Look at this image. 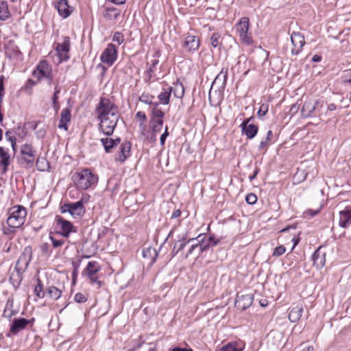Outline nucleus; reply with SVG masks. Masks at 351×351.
Segmentation results:
<instances>
[{"label": "nucleus", "instance_id": "10", "mask_svg": "<svg viewBox=\"0 0 351 351\" xmlns=\"http://www.w3.org/2000/svg\"><path fill=\"white\" fill-rule=\"evenodd\" d=\"M73 178L78 189L86 190L93 184L97 182L98 177H73Z\"/></svg>", "mask_w": 351, "mask_h": 351}, {"label": "nucleus", "instance_id": "61", "mask_svg": "<svg viewBox=\"0 0 351 351\" xmlns=\"http://www.w3.org/2000/svg\"><path fill=\"white\" fill-rule=\"evenodd\" d=\"M299 108H300V105H298V104H294L293 105H292V106L290 108V113L291 114H295V113L298 112Z\"/></svg>", "mask_w": 351, "mask_h": 351}, {"label": "nucleus", "instance_id": "48", "mask_svg": "<svg viewBox=\"0 0 351 351\" xmlns=\"http://www.w3.org/2000/svg\"><path fill=\"white\" fill-rule=\"evenodd\" d=\"M245 201L249 204H254L257 201V197L254 193H249L245 197Z\"/></svg>", "mask_w": 351, "mask_h": 351}, {"label": "nucleus", "instance_id": "44", "mask_svg": "<svg viewBox=\"0 0 351 351\" xmlns=\"http://www.w3.org/2000/svg\"><path fill=\"white\" fill-rule=\"evenodd\" d=\"M5 137H6L7 140L11 143L12 147L13 150L14 151L16 145V138L13 135H12V132L10 131H7L5 132Z\"/></svg>", "mask_w": 351, "mask_h": 351}, {"label": "nucleus", "instance_id": "38", "mask_svg": "<svg viewBox=\"0 0 351 351\" xmlns=\"http://www.w3.org/2000/svg\"><path fill=\"white\" fill-rule=\"evenodd\" d=\"M12 306H13V300L8 299V300L7 301L6 305H5V308L3 311V315L5 317L10 318L14 315V313L12 310Z\"/></svg>", "mask_w": 351, "mask_h": 351}, {"label": "nucleus", "instance_id": "56", "mask_svg": "<svg viewBox=\"0 0 351 351\" xmlns=\"http://www.w3.org/2000/svg\"><path fill=\"white\" fill-rule=\"evenodd\" d=\"M168 128L166 126L165 132L161 135L160 138V143L162 145L165 144L166 138L169 136V132L167 131Z\"/></svg>", "mask_w": 351, "mask_h": 351}, {"label": "nucleus", "instance_id": "9", "mask_svg": "<svg viewBox=\"0 0 351 351\" xmlns=\"http://www.w3.org/2000/svg\"><path fill=\"white\" fill-rule=\"evenodd\" d=\"M291 40L294 46V48L291 50V53L292 55L297 56L305 44L304 37L302 34L293 32L291 35Z\"/></svg>", "mask_w": 351, "mask_h": 351}, {"label": "nucleus", "instance_id": "42", "mask_svg": "<svg viewBox=\"0 0 351 351\" xmlns=\"http://www.w3.org/2000/svg\"><path fill=\"white\" fill-rule=\"evenodd\" d=\"M151 123H152L153 132L156 133L161 131L163 125V119H156L155 121L151 120Z\"/></svg>", "mask_w": 351, "mask_h": 351}, {"label": "nucleus", "instance_id": "26", "mask_svg": "<svg viewBox=\"0 0 351 351\" xmlns=\"http://www.w3.org/2000/svg\"><path fill=\"white\" fill-rule=\"evenodd\" d=\"M0 166L3 167L1 173H5L10 165V156L2 147H0Z\"/></svg>", "mask_w": 351, "mask_h": 351}, {"label": "nucleus", "instance_id": "7", "mask_svg": "<svg viewBox=\"0 0 351 351\" xmlns=\"http://www.w3.org/2000/svg\"><path fill=\"white\" fill-rule=\"evenodd\" d=\"M117 58V49L114 44L110 43L101 56V60L109 66L113 64Z\"/></svg>", "mask_w": 351, "mask_h": 351}, {"label": "nucleus", "instance_id": "18", "mask_svg": "<svg viewBox=\"0 0 351 351\" xmlns=\"http://www.w3.org/2000/svg\"><path fill=\"white\" fill-rule=\"evenodd\" d=\"M56 7L59 14L64 19L73 12V8L69 5L67 0H59Z\"/></svg>", "mask_w": 351, "mask_h": 351}, {"label": "nucleus", "instance_id": "19", "mask_svg": "<svg viewBox=\"0 0 351 351\" xmlns=\"http://www.w3.org/2000/svg\"><path fill=\"white\" fill-rule=\"evenodd\" d=\"M121 14V10L112 6H105L103 16L107 21H115Z\"/></svg>", "mask_w": 351, "mask_h": 351}, {"label": "nucleus", "instance_id": "41", "mask_svg": "<svg viewBox=\"0 0 351 351\" xmlns=\"http://www.w3.org/2000/svg\"><path fill=\"white\" fill-rule=\"evenodd\" d=\"M38 284L34 288V293L37 297L43 298L45 297V292L43 291V286L41 280L38 278L37 279Z\"/></svg>", "mask_w": 351, "mask_h": 351}, {"label": "nucleus", "instance_id": "17", "mask_svg": "<svg viewBox=\"0 0 351 351\" xmlns=\"http://www.w3.org/2000/svg\"><path fill=\"white\" fill-rule=\"evenodd\" d=\"M29 321L25 318H15L11 324L10 331L13 335L17 334L23 330L29 324Z\"/></svg>", "mask_w": 351, "mask_h": 351}, {"label": "nucleus", "instance_id": "4", "mask_svg": "<svg viewBox=\"0 0 351 351\" xmlns=\"http://www.w3.org/2000/svg\"><path fill=\"white\" fill-rule=\"evenodd\" d=\"M35 153L36 151L34 149L32 145H23L18 159L19 163L25 168L33 167L36 158Z\"/></svg>", "mask_w": 351, "mask_h": 351}, {"label": "nucleus", "instance_id": "51", "mask_svg": "<svg viewBox=\"0 0 351 351\" xmlns=\"http://www.w3.org/2000/svg\"><path fill=\"white\" fill-rule=\"evenodd\" d=\"M37 84V81H34L32 79H28L25 84L23 88L25 90H31V88Z\"/></svg>", "mask_w": 351, "mask_h": 351}, {"label": "nucleus", "instance_id": "20", "mask_svg": "<svg viewBox=\"0 0 351 351\" xmlns=\"http://www.w3.org/2000/svg\"><path fill=\"white\" fill-rule=\"evenodd\" d=\"M240 128L241 129V132L243 134H245L248 139H252L254 138L258 131V127L254 124H241Z\"/></svg>", "mask_w": 351, "mask_h": 351}, {"label": "nucleus", "instance_id": "52", "mask_svg": "<svg viewBox=\"0 0 351 351\" xmlns=\"http://www.w3.org/2000/svg\"><path fill=\"white\" fill-rule=\"evenodd\" d=\"M74 298H75V302H77L78 303L84 302L87 300L86 297L81 293H76Z\"/></svg>", "mask_w": 351, "mask_h": 351}, {"label": "nucleus", "instance_id": "21", "mask_svg": "<svg viewBox=\"0 0 351 351\" xmlns=\"http://www.w3.org/2000/svg\"><path fill=\"white\" fill-rule=\"evenodd\" d=\"M228 71V69L227 67H223L220 73L213 82L211 87L217 85L219 87L224 88L227 82Z\"/></svg>", "mask_w": 351, "mask_h": 351}, {"label": "nucleus", "instance_id": "43", "mask_svg": "<svg viewBox=\"0 0 351 351\" xmlns=\"http://www.w3.org/2000/svg\"><path fill=\"white\" fill-rule=\"evenodd\" d=\"M154 97L153 95H151L148 93H143L141 96L139 97L138 100L143 103L147 104H153L152 102Z\"/></svg>", "mask_w": 351, "mask_h": 351}, {"label": "nucleus", "instance_id": "32", "mask_svg": "<svg viewBox=\"0 0 351 351\" xmlns=\"http://www.w3.org/2000/svg\"><path fill=\"white\" fill-rule=\"evenodd\" d=\"M10 16L8 5L6 1L0 2V20L5 21Z\"/></svg>", "mask_w": 351, "mask_h": 351}, {"label": "nucleus", "instance_id": "1", "mask_svg": "<svg viewBox=\"0 0 351 351\" xmlns=\"http://www.w3.org/2000/svg\"><path fill=\"white\" fill-rule=\"evenodd\" d=\"M95 112L99 121V131L108 136H112L119 119L117 106L108 98L101 97Z\"/></svg>", "mask_w": 351, "mask_h": 351}, {"label": "nucleus", "instance_id": "14", "mask_svg": "<svg viewBox=\"0 0 351 351\" xmlns=\"http://www.w3.org/2000/svg\"><path fill=\"white\" fill-rule=\"evenodd\" d=\"M132 144L129 141H125L121 144L118 152L117 160L124 162L131 156Z\"/></svg>", "mask_w": 351, "mask_h": 351}, {"label": "nucleus", "instance_id": "3", "mask_svg": "<svg viewBox=\"0 0 351 351\" xmlns=\"http://www.w3.org/2000/svg\"><path fill=\"white\" fill-rule=\"evenodd\" d=\"M7 224L12 228L21 227L27 215L26 209L23 206H16L11 208L8 211Z\"/></svg>", "mask_w": 351, "mask_h": 351}, {"label": "nucleus", "instance_id": "13", "mask_svg": "<svg viewBox=\"0 0 351 351\" xmlns=\"http://www.w3.org/2000/svg\"><path fill=\"white\" fill-rule=\"evenodd\" d=\"M252 302L253 296L252 294L238 295L235 301V306L241 310H245L252 305Z\"/></svg>", "mask_w": 351, "mask_h": 351}, {"label": "nucleus", "instance_id": "28", "mask_svg": "<svg viewBox=\"0 0 351 351\" xmlns=\"http://www.w3.org/2000/svg\"><path fill=\"white\" fill-rule=\"evenodd\" d=\"M244 345L242 343L233 341L224 345L220 348V351H243Z\"/></svg>", "mask_w": 351, "mask_h": 351}, {"label": "nucleus", "instance_id": "47", "mask_svg": "<svg viewBox=\"0 0 351 351\" xmlns=\"http://www.w3.org/2000/svg\"><path fill=\"white\" fill-rule=\"evenodd\" d=\"M286 252V248L283 245H280L276 247L274 250L273 256H280L282 255Z\"/></svg>", "mask_w": 351, "mask_h": 351}, {"label": "nucleus", "instance_id": "16", "mask_svg": "<svg viewBox=\"0 0 351 351\" xmlns=\"http://www.w3.org/2000/svg\"><path fill=\"white\" fill-rule=\"evenodd\" d=\"M57 222L58 226H60L59 231L60 234L65 237H68L69 234L73 231L74 228L72 223L60 217L58 218Z\"/></svg>", "mask_w": 351, "mask_h": 351}, {"label": "nucleus", "instance_id": "58", "mask_svg": "<svg viewBox=\"0 0 351 351\" xmlns=\"http://www.w3.org/2000/svg\"><path fill=\"white\" fill-rule=\"evenodd\" d=\"M197 248L199 250V246L198 242L197 243L193 244L191 246L190 249L188 251V253L186 255V257H188L189 255L192 254L193 253V252Z\"/></svg>", "mask_w": 351, "mask_h": 351}, {"label": "nucleus", "instance_id": "39", "mask_svg": "<svg viewBox=\"0 0 351 351\" xmlns=\"http://www.w3.org/2000/svg\"><path fill=\"white\" fill-rule=\"evenodd\" d=\"M272 136H273L272 131L268 130V132L267 133V136L260 142L258 149H263L266 146H267L269 145V142L271 141Z\"/></svg>", "mask_w": 351, "mask_h": 351}, {"label": "nucleus", "instance_id": "49", "mask_svg": "<svg viewBox=\"0 0 351 351\" xmlns=\"http://www.w3.org/2000/svg\"><path fill=\"white\" fill-rule=\"evenodd\" d=\"M60 88H59L58 85L56 86L54 94H53V97H52L53 106L57 105L58 99V95L60 93Z\"/></svg>", "mask_w": 351, "mask_h": 351}, {"label": "nucleus", "instance_id": "59", "mask_svg": "<svg viewBox=\"0 0 351 351\" xmlns=\"http://www.w3.org/2000/svg\"><path fill=\"white\" fill-rule=\"evenodd\" d=\"M4 86H3V77H0V101H2L3 95Z\"/></svg>", "mask_w": 351, "mask_h": 351}, {"label": "nucleus", "instance_id": "62", "mask_svg": "<svg viewBox=\"0 0 351 351\" xmlns=\"http://www.w3.org/2000/svg\"><path fill=\"white\" fill-rule=\"evenodd\" d=\"M62 213L69 212L70 213L71 211V204H65L61 207Z\"/></svg>", "mask_w": 351, "mask_h": 351}, {"label": "nucleus", "instance_id": "63", "mask_svg": "<svg viewBox=\"0 0 351 351\" xmlns=\"http://www.w3.org/2000/svg\"><path fill=\"white\" fill-rule=\"evenodd\" d=\"M321 208H319V209L316 210H313L311 209H308L307 210L305 213L306 215H310L311 217H313L315 215H316L320 210Z\"/></svg>", "mask_w": 351, "mask_h": 351}, {"label": "nucleus", "instance_id": "2", "mask_svg": "<svg viewBox=\"0 0 351 351\" xmlns=\"http://www.w3.org/2000/svg\"><path fill=\"white\" fill-rule=\"evenodd\" d=\"M326 103L323 100H306L301 108V115L303 118L319 117L322 120Z\"/></svg>", "mask_w": 351, "mask_h": 351}, {"label": "nucleus", "instance_id": "22", "mask_svg": "<svg viewBox=\"0 0 351 351\" xmlns=\"http://www.w3.org/2000/svg\"><path fill=\"white\" fill-rule=\"evenodd\" d=\"M326 253L321 251L320 248H318L313 254L312 260L313 265L317 268L321 269L324 266L326 261Z\"/></svg>", "mask_w": 351, "mask_h": 351}, {"label": "nucleus", "instance_id": "57", "mask_svg": "<svg viewBox=\"0 0 351 351\" xmlns=\"http://www.w3.org/2000/svg\"><path fill=\"white\" fill-rule=\"evenodd\" d=\"M336 110V106L334 104H330L329 105L326 104V108L324 110V115H326L328 111H333Z\"/></svg>", "mask_w": 351, "mask_h": 351}, {"label": "nucleus", "instance_id": "46", "mask_svg": "<svg viewBox=\"0 0 351 351\" xmlns=\"http://www.w3.org/2000/svg\"><path fill=\"white\" fill-rule=\"evenodd\" d=\"M268 109H269V106L267 104H261L258 110V115L260 117L265 116L267 113Z\"/></svg>", "mask_w": 351, "mask_h": 351}, {"label": "nucleus", "instance_id": "15", "mask_svg": "<svg viewBox=\"0 0 351 351\" xmlns=\"http://www.w3.org/2000/svg\"><path fill=\"white\" fill-rule=\"evenodd\" d=\"M339 225L342 228H347L351 224V206H346L339 211Z\"/></svg>", "mask_w": 351, "mask_h": 351}, {"label": "nucleus", "instance_id": "30", "mask_svg": "<svg viewBox=\"0 0 351 351\" xmlns=\"http://www.w3.org/2000/svg\"><path fill=\"white\" fill-rule=\"evenodd\" d=\"M169 89H171V92L173 93V95L176 97L181 99L184 94V88L183 84L177 80L176 83H174L173 87H169Z\"/></svg>", "mask_w": 351, "mask_h": 351}, {"label": "nucleus", "instance_id": "53", "mask_svg": "<svg viewBox=\"0 0 351 351\" xmlns=\"http://www.w3.org/2000/svg\"><path fill=\"white\" fill-rule=\"evenodd\" d=\"M50 239L52 241L53 246L56 248L61 247L64 243L63 240H57L52 236L50 237Z\"/></svg>", "mask_w": 351, "mask_h": 351}, {"label": "nucleus", "instance_id": "6", "mask_svg": "<svg viewBox=\"0 0 351 351\" xmlns=\"http://www.w3.org/2000/svg\"><path fill=\"white\" fill-rule=\"evenodd\" d=\"M32 75L38 79V81H40L42 78H46L49 85H51L53 80L51 69L46 60H42L38 63Z\"/></svg>", "mask_w": 351, "mask_h": 351}, {"label": "nucleus", "instance_id": "37", "mask_svg": "<svg viewBox=\"0 0 351 351\" xmlns=\"http://www.w3.org/2000/svg\"><path fill=\"white\" fill-rule=\"evenodd\" d=\"M101 143L104 147V149L107 153L111 152V149L114 147L113 138H102L101 139Z\"/></svg>", "mask_w": 351, "mask_h": 351}, {"label": "nucleus", "instance_id": "40", "mask_svg": "<svg viewBox=\"0 0 351 351\" xmlns=\"http://www.w3.org/2000/svg\"><path fill=\"white\" fill-rule=\"evenodd\" d=\"M221 38V34L218 32H215L212 34L210 38V43L213 48H216L221 45L219 39Z\"/></svg>", "mask_w": 351, "mask_h": 351}, {"label": "nucleus", "instance_id": "31", "mask_svg": "<svg viewBox=\"0 0 351 351\" xmlns=\"http://www.w3.org/2000/svg\"><path fill=\"white\" fill-rule=\"evenodd\" d=\"M153 109L152 111V121H155L156 119H163L165 113L162 112V110L160 108H158L159 104L157 102H155L153 104Z\"/></svg>", "mask_w": 351, "mask_h": 351}, {"label": "nucleus", "instance_id": "5", "mask_svg": "<svg viewBox=\"0 0 351 351\" xmlns=\"http://www.w3.org/2000/svg\"><path fill=\"white\" fill-rule=\"evenodd\" d=\"M250 20L247 17H242L236 24L235 27L239 34V37L243 43L250 45L253 43L251 34L248 33Z\"/></svg>", "mask_w": 351, "mask_h": 351}, {"label": "nucleus", "instance_id": "11", "mask_svg": "<svg viewBox=\"0 0 351 351\" xmlns=\"http://www.w3.org/2000/svg\"><path fill=\"white\" fill-rule=\"evenodd\" d=\"M99 265L95 261L88 262L86 268V271L90 281L92 282L97 283L99 287L101 286V282L97 280L96 274L99 271Z\"/></svg>", "mask_w": 351, "mask_h": 351}, {"label": "nucleus", "instance_id": "33", "mask_svg": "<svg viewBox=\"0 0 351 351\" xmlns=\"http://www.w3.org/2000/svg\"><path fill=\"white\" fill-rule=\"evenodd\" d=\"M36 166L39 171H45L50 168L49 162L45 158H38Z\"/></svg>", "mask_w": 351, "mask_h": 351}, {"label": "nucleus", "instance_id": "54", "mask_svg": "<svg viewBox=\"0 0 351 351\" xmlns=\"http://www.w3.org/2000/svg\"><path fill=\"white\" fill-rule=\"evenodd\" d=\"M136 118L138 119V120L141 121V125H143L147 119V116L145 112L138 111L136 114Z\"/></svg>", "mask_w": 351, "mask_h": 351}, {"label": "nucleus", "instance_id": "36", "mask_svg": "<svg viewBox=\"0 0 351 351\" xmlns=\"http://www.w3.org/2000/svg\"><path fill=\"white\" fill-rule=\"evenodd\" d=\"M171 89L169 88L165 89L163 92L160 93L158 95V99L163 104H168L171 97Z\"/></svg>", "mask_w": 351, "mask_h": 351}, {"label": "nucleus", "instance_id": "55", "mask_svg": "<svg viewBox=\"0 0 351 351\" xmlns=\"http://www.w3.org/2000/svg\"><path fill=\"white\" fill-rule=\"evenodd\" d=\"M18 228H12L8 225V226L3 227V231L5 234H12Z\"/></svg>", "mask_w": 351, "mask_h": 351}, {"label": "nucleus", "instance_id": "24", "mask_svg": "<svg viewBox=\"0 0 351 351\" xmlns=\"http://www.w3.org/2000/svg\"><path fill=\"white\" fill-rule=\"evenodd\" d=\"M71 111L69 108H64L61 112L60 120L58 124L59 128H63L64 130H68L67 124L71 121Z\"/></svg>", "mask_w": 351, "mask_h": 351}, {"label": "nucleus", "instance_id": "8", "mask_svg": "<svg viewBox=\"0 0 351 351\" xmlns=\"http://www.w3.org/2000/svg\"><path fill=\"white\" fill-rule=\"evenodd\" d=\"M56 50L58 54L60 61H66L69 60V56L68 52L70 50V38L68 36L64 37L62 43H57Z\"/></svg>", "mask_w": 351, "mask_h": 351}, {"label": "nucleus", "instance_id": "23", "mask_svg": "<svg viewBox=\"0 0 351 351\" xmlns=\"http://www.w3.org/2000/svg\"><path fill=\"white\" fill-rule=\"evenodd\" d=\"M219 239H215L214 237H210L206 240L202 239L201 241H198L199 246V252L200 254L203 252H206L208 250L210 247L215 246L219 243Z\"/></svg>", "mask_w": 351, "mask_h": 351}, {"label": "nucleus", "instance_id": "50", "mask_svg": "<svg viewBox=\"0 0 351 351\" xmlns=\"http://www.w3.org/2000/svg\"><path fill=\"white\" fill-rule=\"evenodd\" d=\"M343 79L346 83H351V69L343 71Z\"/></svg>", "mask_w": 351, "mask_h": 351}, {"label": "nucleus", "instance_id": "29", "mask_svg": "<svg viewBox=\"0 0 351 351\" xmlns=\"http://www.w3.org/2000/svg\"><path fill=\"white\" fill-rule=\"evenodd\" d=\"M303 312L302 306H296L293 307L289 312V319L291 322H297L302 316Z\"/></svg>", "mask_w": 351, "mask_h": 351}, {"label": "nucleus", "instance_id": "25", "mask_svg": "<svg viewBox=\"0 0 351 351\" xmlns=\"http://www.w3.org/2000/svg\"><path fill=\"white\" fill-rule=\"evenodd\" d=\"M142 255L145 259L149 261V265H152L156 260L158 252L155 248L148 247L143 248Z\"/></svg>", "mask_w": 351, "mask_h": 351}, {"label": "nucleus", "instance_id": "27", "mask_svg": "<svg viewBox=\"0 0 351 351\" xmlns=\"http://www.w3.org/2000/svg\"><path fill=\"white\" fill-rule=\"evenodd\" d=\"M84 208L82 201L71 204L70 214L73 216H82L84 213Z\"/></svg>", "mask_w": 351, "mask_h": 351}, {"label": "nucleus", "instance_id": "45", "mask_svg": "<svg viewBox=\"0 0 351 351\" xmlns=\"http://www.w3.org/2000/svg\"><path fill=\"white\" fill-rule=\"evenodd\" d=\"M112 40L117 42L119 45H121L124 41V36L122 33L117 32L112 36Z\"/></svg>", "mask_w": 351, "mask_h": 351}, {"label": "nucleus", "instance_id": "64", "mask_svg": "<svg viewBox=\"0 0 351 351\" xmlns=\"http://www.w3.org/2000/svg\"><path fill=\"white\" fill-rule=\"evenodd\" d=\"M181 215V211L179 209H177L173 212L171 215V219H176Z\"/></svg>", "mask_w": 351, "mask_h": 351}, {"label": "nucleus", "instance_id": "35", "mask_svg": "<svg viewBox=\"0 0 351 351\" xmlns=\"http://www.w3.org/2000/svg\"><path fill=\"white\" fill-rule=\"evenodd\" d=\"M186 239V236H184L181 239H180L178 243H176L174 245V247H173V250H176V248H177V250H176V254L179 252V251H180L181 250H182L184 246L186 245V243H190V242H193L194 241L196 240V239L195 238H192V239H188L186 242H185V240Z\"/></svg>", "mask_w": 351, "mask_h": 351}, {"label": "nucleus", "instance_id": "34", "mask_svg": "<svg viewBox=\"0 0 351 351\" xmlns=\"http://www.w3.org/2000/svg\"><path fill=\"white\" fill-rule=\"evenodd\" d=\"M47 293L50 298L58 300L60 298L62 292L57 287L51 286L47 289Z\"/></svg>", "mask_w": 351, "mask_h": 351}, {"label": "nucleus", "instance_id": "12", "mask_svg": "<svg viewBox=\"0 0 351 351\" xmlns=\"http://www.w3.org/2000/svg\"><path fill=\"white\" fill-rule=\"evenodd\" d=\"M199 47V40L195 36L187 34L184 38V47L188 51L193 53Z\"/></svg>", "mask_w": 351, "mask_h": 351}, {"label": "nucleus", "instance_id": "60", "mask_svg": "<svg viewBox=\"0 0 351 351\" xmlns=\"http://www.w3.org/2000/svg\"><path fill=\"white\" fill-rule=\"evenodd\" d=\"M76 176H94L92 172L90 171V169H84L82 172L81 173H78L77 172L76 173Z\"/></svg>", "mask_w": 351, "mask_h": 351}]
</instances>
